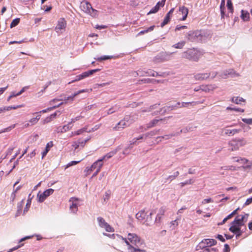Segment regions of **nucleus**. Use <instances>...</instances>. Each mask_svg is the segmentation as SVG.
Here are the masks:
<instances>
[{"label":"nucleus","instance_id":"f257e3e1","mask_svg":"<svg viewBox=\"0 0 252 252\" xmlns=\"http://www.w3.org/2000/svg\"><path fill=\"white\" fill-rule=\"evenodd\" d=\"M248 217V214L237 216L231 222V226L229 228V230L231 232H235L236 230L237 231L239 230V229H241V227L244 225Z\"/></svg>","mask_w":252,"mask_h":252},{"label":"nucleus","instance_id":"f03ea898","mask_svg":"<svg viewBox=\"0 0 252 252\" xmlns=\"http://www.w3.org/2000/svg\"><path fill=\"white\" fill-rule=\"evenodd\" d=\"M155 213L154 211L148 213L144 210H141L136 214V218L141 223L148 225L152 222V215Z\"/></svg>","mask_w":252,"mask_h":252},{"label":"nucleus","instance_id":"7ed1b4c3","mask_svg":"<svg viewBox=\"0 0 252 252\" xmlns=\"http://www.w3.org/2000/svg\"><path fill=\"white\" fill-rule=\"evenodd\" d=\"M247 144V140L244 138H235L230 140L228 143L229 149L233 152L238 151Z\"/></svg>","mask_w":252,"mask_h":252},{"label":"nucleus","instance_id":"20e7f679","mask_svg":"<svg viewBox=\"0 0 252 252\" xmlns=\"http://www.w3.org/2000/svg\"><path fill=\"white\" fill-rule=\"evenodd\" d=\"M201 55L200 52L194 48H192L189 49L183 52L182 57L190 61L197 62Z\"/></svg>","mask_w":252,"mask_h":252},{"label":"nucleus","instance_id":"39448f33","mask_svg":"<svg viewBox=\"0 0 252 252\" xmlns=\"http://www.w3.org/2000/svg\"><path fill=\"white\" fill-rule=\"evenodd\" d=\"M133 119L130 116H126L113 127L114 131H120L130 126L133 122Z\"/></svg>","mask_w":252,"mask_h":252},{"label":"nucleus","instance_id":"423d86ee","mask_svg":"<svg viewBox=\"0 0 252 252\" xmlns=\"http://www.w3.org/2000/svg\"><path fill=\"white\" fill-rule=\"evenodd\" d=\"M80 8L84 12L89 14L93 17L95 18L98 16V11L94 9L91 3L86 0H83L80 4Z\"/></svg>","mask_w":252,"mask_h":252},{"label":"nucleus","instance_id":"0eeeda50","mask_svg":"<svg viewBox=\"0 0 252 252\" xmlns=\"http://www.w3.org/2000/svg\"><path fill=\"white\" fill-rule=\"evenodd\" d=\"M204 100L201 101H192V102H177L174 106H172L171 107H167L166 108H164V111L166 110H171L174 109L175 108H182V107H187L189 106H194L197 104L203 103Z\"/></svg>","mask_w":252,"mask_h":252},{"label":"nucleus","instance_id":"6e6552de","mask_svg":"<svg viewBox=\"0 0 252 252\" xmlns=\"http://www.w3.org/2000/svg\"><path fill=\"white\" fill-rule=\"evenodd\" d=\"M54 190L52 189H49L43 192L39 191L37 195V201L38 202H43L48 196L52 194Z\"/></svg>","mask_w":252,"mask_h":252},{"label":"nucleus","instance_id":"1a4fd4ad","mask_svg":"<svg viewBox=\"0 0 252 252\" xmlns=\"http://www.w3.org/2000/svg\"><path fill=\"white\" fill-rule=\"evenodd\" d=\"M97 220L99 226L100 227L104 228L106 231L108 232H114V228L106 222L103 218L99 217L97 218Z\"/></svg>","mask_w":252,"mask_h":252},{"label":"nucleus","instance_id":"9d476101","mask_svg":"<svg viewBox=\"0 0 252 252\" xmlns=\"http://www.w3.org/2000/svg\"><path fill=\"white\" fill-rule=\"evenodd\" d=\"M202 34L200 31L190 32L188 33L187 38L189 40L193 42L202 40Z\"/></svg>","mask_w":252,"mask_h":252},{"label":"nucleus","instance_id":"9b49d317","mask_svg":"<svg viewBox=\"0 0 252 252\" xmlns=\"http://www.w3.org/2000/svg\"><path fill=\"white\" fill-rule=\"evenodd\" d=\"M69 202H70V211L73 213H76L78 211V207L79 206V199L75 197H71L70 198Z\"/></svg>","mask_w":252,"mask_h":252},{"label":"nucleus","instance_id":"f8f14e48","mask_svg":"<svg viewBox=\"0 0 252 252\" xmlns=\"http://www.w3.org/2000/svg\"><path fill=\"white\" fill-rule=\"evenodd\" d=\"M217 75L215 72H212L210 73H198L194 75V78L196 80H203L208 78L210 76L212 78H214Z\"/></svg>","mask_w":252,"mask_h":252},{"label":"nucleus","instance_id":"ddd939ff","mask_svg":"<svg viewBox=\"0 0 252 252\" xmlns=\"http://www.w3.org/2000/svg\"><path fill=\"white\" fill-rule=\"evenodd\" d=\"M231 126H227L222 129V131L224 135L228 136H232L234 135L239 133L241 131V129H230L229 127Z\"/></svg>","mask_w":252,"mask_h":252},{"label":"nucleus","instance_id":"4468645a","mask_svg":"<svg viewBox=\"0 0 252 252\" xmlns=\"http://www.w3.org/2000/svg\"><path fill=\"white\" fill-rule=\"evenodd\" d=\"M66 21L63 18L60 19L58 22L57 26L55 28V31L58 33L62 32V30H64L66 27Z\"/></svg>","mask_w":252,"mask_h":252},{"label":"nucleus","instance_id":"2eb2a0df","mask_svg":"<svg viewBox=\"0 0 252 252\" xmlns=\"http://www.w3.org/2000/svg\"><path fill=\"white\" fill-rule=\"evenodd\" d=\"M103 235L105 236H106L107 237H109L110 238H112L114 239H116L117 238L119 240L123 241L125 243L126 245H129V248L130 247V246L129 245L128 242L126 241V238H124L122 236H121L119 234H109L104 233Z\"/></svg>","mask_w":252,"mask_h":252},{"label":"nucleus","instance_id":"dca6fc26","mask_svg":"<svg viewBox=\"0 0 252 252\" xmlns=\"http://www.w3.org/2000/svg\"><path fill=\"white\" fill-rule=\"evenodd\" d=\"M174 10V8H171L170 11L167 13L166 16L165 17L163 21L161 24V27H163L166 25L170 20L171 15L172 14Z\"/></svg>","mask_w":252,"mask_h":252},{"label":"nucleus","instance_id":"f3484780","mask_svg":"<svg viewBox=\"0 0 252 252\" xmlns=\"http://www.w3.org/2000/svg\"><path fill=\"white\" fill-rule=\"evenodd\" d=\"M179 11L183 15L181 20L185 21L188 16L189 13V9L185 6H181L179 7Z\"/></svg>","mask_w":252,"mask_h":252},{"label":"nucleus","instance_id":"a211bd4d","mask_svg":"<svg viewBox=\"0 0 252 252\" xmlns=\"http://www.w3.org/2000/svg\"><path fill=\"white\" fill-rule=\"evenodd\" d=\"M168 55L166 53H161L155 58V61L156 62H161L168 60Z\"/></svg>","mask_w":252,"mask_h":252},{"label":"nucleus","instance_id":"6ab92c4d","mask_svg":"<svg viewBox=\"0 0 252 252\" xmlns=\"http://www.w3.org/2000/svg\"><path fill=\"white\" fill-rule=\"evenodd\" d=\"M138 143L139 142H138V139H137L136 138H134L132 140L130 141L128 146L124 149L123 151V154H128L129 153L128 152V149L132 148L133 145H137L138 144Z\"/></svg>","mask_w":252,"mask_h":252},{"label":"nucleus","instance_id":"aec40b11","mask_svg":"<svg viewBox=\"0 0 252 252\" xmlns=\"http://www.w3.org/2000/svg\"><path fill=\"white\" fill-rule=\"evenodd\" d=\"M166 211V208L164 207H161L159 209L158 212V214L157 215V217L156 218V221L159 222L161 220V219L164 216L165 212Z\"/></svg>","mask_w":252,"mask_h":252},{"label":"nucleus","instance_id":"412c9836","mask_svg":"<svg viewBox=\"0 0 252 252\" xmlns=\"http://www.w3.org/2000/svg\"><path fill=\"white\" fill-rule=\"evenodd\" d=\"M202 88V92H204L205 93H209L211 91H213L217 88V87L215 85H201Z\"/></svg>","mask_w":252,"mask_h":252},{"label":"nucleus","instance_id":"4be33fe9","mask_svg":"<svg viewBox=\"0 0 252 252\" xmlns=\"http://www.w3.org/2000/svg\"><path fill=\"white\" fill-rule=\"evenodd\" d=\"M204 249H217L216 248H207L204 240H202L195 247L196 251L204 250Z\"/></svg>","mask_w":252,"mask_h":252},{"label":"nucleus","instance_id":"5701e85b","mask_svg":"<svg viewBox=\"0 0 252 252\" xmlns=\"http://www.w3.org/2000/svg\"><path fill=\"white\" fill-rule=\"evenodd\" d=\"M70 124L69 123L67 125H64L63 126H59L57 128V132L59 133H64L66 131L70 130L71 129V127L69 126Z\"/></svg>","mask_w":252,"mask_h":252},{"label":"nucleus","instance_id":"b1692460","mask_svg":"<svg viewBox=\"0 0 252 252\" xmlns=\"http://www.w3.org/2000/svg\"><path fill=\"white\" fill-rule=\"evenodd\" d=\"M159 130H153L151 131L150 132L147 133L146 134H143L141 136H140L138 137H137L136 138L138 139V141L142 139L143 138H146L147 137H149V136H153L158 133Z\"/></svg>","mask_w":252,"mask_h":252},{"label":"nucleus","instance_id":"393cba45","mask_svg":"<svg viewBox=\"0 0 252 252\" xmlns=\"http://www.w3.org/2000/svg\"><path fill=\"white\" fill-rule=\"evenodd\" d=\"M99 70H100L99 69H93V70H89L88 71L84 72L81 74H80V75L82 79H83L85 78H86V77L89 76L90 75L93 74V73L98 71Z\"/></svg>","mask_w":252,"mask_h":252},{"label":"nucleus","instance_id":"a878e982","mask_svg":"<svg viewBox=\"0 0 252 252\" xmlns=\"http://www.w3.org/2000/svg\"><path fill=\"white\" fill-rule=\"evenodd\" d=\"M53 146V143L52 141H50L47 143L45 147V149L42 153V158L43 159L44 157L47 155L48 152L50 150L51 148H52Z\"/></svg>","mask_w":252,"mask_h":252},{"label":"nucleus","instance_id":"bb28decb","mask_svg":"<svg viewBox=\"0 0 252 252\" xmlns=\"http://www.w3.org/2000/svg\"><path fill=\"white\" fill-rule=\"evenodd\" d=\"M87 129L88 128L87 127H84L82 128L77 130V131H72L70 133V135L69 136V137H71L76 135H79L85 132H87Z\"/></svg>","mask_w":252,"mask_h":252},{"label":"nucleus","instance_id":"cd10ccee","mask_svg":"<svg viewBox=\"0 0 252 252\" xmlns=\"http://www.w3.org/2000/svg\"><path fill=\"white\" fill-rule=\"evenodd\" d=\"M207 248H212L211 246L216 244L217 241L213 239H203Z\"/></svg>","mask_w":252,"mask_h":252},{"label":"nucleus","instance_id":"c85d7f7f","mask_svg":"<svg viewBox=\"0 0 252 252\" xmlns=\"http://www.w3.org/2000/svg\"><path fill=\"white\" fill-rule=\"evenodd\" d=\"M63 102H60V103H59L58 104H57V105H54L53 106H52V107H49L46 109H44V110H42L39 112H36L35 113V114H40L41 113H46L48 111H50L57 107H60V106H61L62 105H63Z\"/></svg>","mask_w":252,"mask_h":252},{"label":"nucleus","instance_id":"c756f323","mask_svg":"<svg viewBox=\"0 0 252 252\" xmlns=\"http://www.w3.org/2000/svg\"><path fill=\"white\" fill-rule=\"evenodd\" d=\"M75 97V96H74V94H73L69 96L64 97V98L63 99V100L61 101V102H63V104H67L68 103H71L73 101Z\"/></svg>","mask_w":252,"mask_h":252},{"label":"nucleus","instance_id":"7c9ffc66","mask_svg":"<svg viewBox=\"0 0 252 252\" xmlns=\"http://www.w3.org/2000/svg\"><path fill=\"white\" fill-rule=\"evenodd\" d=\"M102 159L100 158L95 161L92 165V168H94V169H97L98 167L100 166V170L103 166Z\"/></svg>","mask_w":252,"mask_h":252},{"label":"nucleus","instance_id":"2f4dec72","mask_svg":"<svg viewBox=\"0 0 252 252\" xmlns=\"http://www.w3.org/2000/svg\"><path fill=\"white\" fill-rule=\"evenodd\" d=\"M163 119H154L147 124V127L151 128L157 126L159 122L163 121Z\"/></svg>","mask_w":252,"mask_h":252},{"label":"nucleus","instance_id":"473e14b6","mask_svg":"<svg viewBox=\"0 0 252 252\" xmlns=\"http://www.w3.org/2000/svg\"><path fill=\"white\" fill-rule=\"evenodd\" d=\"M241 18L244 21H248L250 18L249 13L247 11L242 10Z\"/></svg>","mask_w":252,"mask_h":252},{"label":"nucleus","instance_id":"72a5a7b5","mask_svg":"<svg viewBox=\"0 0 252 252\" xmlns=\"http://www.w3.org/2000/svg\"><path fill=\"white\" fill-rule=\"evenodd\" d=\"M231 101L232 102L237 104H240L242 102H245V100L243 98L239 96L233 97L232 98Z\"/></svg>","mask_w":252,"mask_h":252},{"label":"nucleus","instance_id":"f704fd0d","mask_svg":"<svg viewBox=\"0 0 252 252\" xmlns=\"http://www.w3.org/2000/svg\"><path fill=\"white\" fill-rule=\"evenodd\" d=\"M116 152L117 151H111L108 153H107L106 155L104 156L101 158H100L101 159H102V161L103 160H107L110 158H111V157H112L113 156H114L116 154Z\"/></svg>","mask_w":252,"mask_h":252},{"label":"nucleus","instance_id":"c9c22d12","mask_svg":"<svg viewBox=\"0 0 252 252\" xmlns=\"http://www.w3.org/2000/svg\"><path fill=\"white\" fill-rule=\"evenodd\" d=\"M224 9H225V0H221L220 5V13H221V18H224V16H225Z\"/></svg>","mask_w":252,"mask_h":252},{"label":"nucleus","instance_id":"e433bc0d","mask_svg":"<svg viewBox=\"0 0 252 252\" xmlns=\"http://www.w3.org/2000/svg\"><path fill=\"white\" fill-rule=\"evenodd\" d=\"M16 124H13L9 126L6 127L5 128L2 129L0 130V134L2 133L8 132H10L12 129L14 128L16 126Z\"/></svg>","mask_w":252,"mask_h":252},{"label":"nucleus","instance_id":"4c0bfd02","mask_svg":"<svg viewBox=\"0 0 252 252\" xmlns=\"http://www.w3.org/2000/svg\"><path fill=\"white\" fill-rule=\"evenodd\" d=\"M117 57L116 56H103L97 58H94L95 60L98 61H101L103 60H106L111 59H115Z\"/></svg>","mask_w":252,"mask_h":252},{"label":"nucleus","instance_id":"58836bf2","mask_svg":"<svg viewBox=\"0 0 252 252\" xmlns=\"http://www.w3.org/2000/svg\"><path fill=\"white\" fill-rule=\"evenodd\" d=\"M237 158V162L242 164H245L248 162V160L245 158H242L241 157H233L231 158V159H235Z\"/></svg>","mask_w":252,"mask_h":252},{"label":"nucleus","instance_id":"ea45409f","mask_svg":"<svg viewBox=\"0 0 252 252\" xmlns=\"http://www.w3.org/2000/svg\"><path fill=\"white\" fill-rule=\"evenodd\" d=\"M40 119V115H38L36 117L32 118L29 120V123L31 124V125H34L37 124Z\"/></svg>","mask_w":252,"mask_h":252},{"label":"nucleus","instance_id":"a19ab883","mask_svg":"<svg viewBox=\"0 0 252 252\" xmlns=\"http://www.w3.org/2000/svg\"><path fill=\"white\" fill-rule=\"evenodd\" d=\"M185 42L184 41L179 42L176 44H175L172 46L173 47L176 49H182L184 46Z\"/></svg>","mask_w":252,"mask_h":252},{"label":"nucleus","instance_id":"79ce46f5","mask_svg":"<svg viewBox=\"0 0 252 252\" xmlns=\"http://www.w3.org/2000/svg\"><path fill=\"white\" fill-rule=\"evenodd\" d=\"M155 27V26H152L145 30L140 31L138 34L141 35L145 33H147L149 32H151L154 29Z\"/></svg>","mask_w":252,"mask_h":252},{"label":"nucleus","instance_id":"37998d69","mask_svg":"<svg viewBox=\"0 0 252 252\" xmlns=\"http://www.w3.org/2000/svg\"><path fill=\"white\" fill-rule=\"evenodd\" d=\"M194 181L193 179H189L188 180L184 182H182L180 183L181 186L182 187H184L186 185H191L194 183Z\"/></svg>","mask_w":252,"mask_h":252},{"label":"nucleus","instance_id":"c03bdc74","mask_svg":"<svg viewBox=\"0 0 252 252\" xmlns=\"http://www.w3.org/2000/svg\"><path fill=\"white\" fill-rule=\"evenodd\" d=\"M94 170V168H92V165L90 167H87L84 170L85 176H87L90 175Z\"/></svg>","mask_w":252,"mask_h":252},{"label":"nucleus","instance_id":"a18cd8bd","mask_svg":"<svg viewBox=\"0 0 252 252\" xmlns=\"http://www.w3.org/2000/svg\"><path fill=\"white\" fill-rule=\"evenodd\" d=\"M158 73L151 69H148L146 72V76H157Z\"/></svg>","mask_w":252,"mask_h":252},{"label":"nucleus","instance_id":"49530a36","mask_svg":"<svg viewBox=\"0 0 252 252\" xmlns=\"http://www.w3.org/2000/svg\"><path fill=\"white\" fill-rule=\"evenodd\" d=\"M227 7L228 10L230 11V12H231L232 13L233 12V8L232 3L231 0H227Z\"/></svg>","mask_w":252,"mask_h":252},{"label":"nucleus","instance_id":"de8ad7c7","mask_svg":"<svg viewBox=\"0 0 252 252\" xmlns=\"http://www.w3.org/2000/svg\"><path fill=\"white\" fill-rule=\"evenodd\" d=\"M20 22V18H16L15 19H14L11 24H10V28H13L15 26H16Z\"/></svg>","mask_w":252,"mask_h":252},{"label":"nucleus","instance_id":"09e8293b","mask_svg":"<svg viewBox=\"0 0 252 252\" xmlns=\"http://www.w3.org/2000/svg\"><path fill=\"white\" fill-rule=\"evenodd\" d=\"M90 139V137L86 139V140H82L81 139H79L78 140V142L79 143V145H80V147H81V148H83L86 143Z\"/></svg>","mask_w":252,"mask_h":252},{"label":"nucleus","instance_id":"8fccbe9b","mask_svg":"<svg viewBox=\"0 0 252 252\" xmlns=\"http://www.w3.org/2000/svg\"><path fill=\"white\" fill-rule=\"evenodd\" d=\"M63 100V98H54L49 102V105L52 106L56 105L55 104L58 101H61Z\"/></svg>","mask_w":252,"mask_h":252},{"label":"nucleus","instance_id":"3c124183","mask_svg":"<svg viewBox=\"0 0 252 252\" xmlns=\"http://www.w3.org/2000/svg\"><path fill=\"white\" fill-rule=\"evenodd\" d=\"M31 199L29 198L28 200H27V202L26 203V207L25 208H24V213H25L26 212H28V211L29 210V209L31 206Z\"/></svg>","mask_w":252,"mask_h":252},{"label":"nucleus","instance_id":"603ef678","mask_svg":"<svg viewBox=\"0 0 252 252\" xmlns=\"http://www.w3.org/2000/svg\"><path fill=\"white\" fill-rule=\"evenodd\" d=\"M226 110H231V111H237V112H244V109H243L238 108H232L231 107H227L226 108Z\"/></svg>","mask_w":252,"mask_h":252},{"label":"nucleus","instance_id":"864d4df0","mask_svg":"<svg viewBox=\"0 0 252 252\" xmlns=\"http://www.w3.org/2000/svg\"><path fill=\"white\" fill-rule=\"evenodd\" d=\"M146 71L143 70V69H139L135 73L137 75H139L140 76H146Z\"/></svg>","mask_w":252,"mask_h":252},{"label":"nucleus","instance_id":"5fc2aeb1","mask_svg":"<svg viewBox=\"0 0 252 252\" xmlns=\"http://www.w3.org/2000/svg\"><path fill=\"white\" fill-rule=\"evenodd\" d=\"M159 9L158 7V6H155L153 7L151 10L148 13V15L157 13Z\"/></svg>","mask_w":252,"mask_h":252},{"label":"nucleus","instance_id":"6e6d98bb","mask_svg":"<svg viewBox=\"0 0 252 252\" xmlns=\"http://www.w3.org/2000/svg\"><path fill=\"white\" fill-rule=\"evenodd\" d=\"M80 161H80H71L69 162V163H68L66 165L65 169H66L70 166L76 165L77 163H78Z\"/></svg>","mask_w":252,"mask_h":252},{"label":"nucleus","instance_id":"4d7b16f0","mask_svg":"<svg viewBox=\"0 0 252 252\" xmlns=\"http://www.w3.org/2000/svg\"><path fill=\"white\" fill-rule=\"evenodd\" d=\"M233 216L232 215V214L231 213L230 214H229V215H228L226 218H225L220 223H219V225H222L223 224L228 220L231 219Z\"/></svg>","mask_w":252,"mask_h":252},{"label":"nucleus","instance_id":"13d9d810","mask_svg":"<svg viewBox=\"0 0 252 252\" xmlns=\"http://www.w3.org/2000/svg\"><path fill=\"white\" fill-rule=\"evenodd\" d=\"M172 136V135H171V134L165 135L162 136H158V137H157V139H163V140L164 139L167 140V139H170Z\"/></svg>","mask_w":252,"mask_h":252},{"label":"nucleus","instance_id":"bf43d9fd","mask_svg":"<svg viewBox=\"0 0 252 252\" xmlns=\"http://www.w3.org/2000/svg\"><path fill=\"white\" fill-rule=\"evenodd\" d=\"M118 108L116 106L112 107L111 108L109 109L108 110L107 114H111L113 113L114 112L118 111Z\"/></svg>","mask_w":252,"mask_h":252},{"label":"nucleus","instance_id":"052dcab7","mask_svg":"<svg viewBox=\"0 0 252 252\" xmlns=\"http://www.w3.org/2000/svg\"><path fill=\"white\" fill-rule=\"evenodd\" d=\"M83 117L80 115V116H77L75 118H72L71 120V121L69 123L70 124L71 123H75L76 121H79L80 120V119H81L82 118H83Z\"/></svg>","mask_w":252,"mask_h":252},{"label":"nucleus","instance_id":"680f3d73","mask_svg":"<svg viewBox=\"0 0 252 252\" xmlns=\"http://www.w3.org/2000/svg\"><path fill=\"white\" fill-rule=\"evenodd\" d=\"M242 121L248 124V125H252V118H249V119H246V118H243L242 119Z\"/></svg>","mask_w":252,"mask_h":252},{"label":"nucleus","instance_id":"e2e57ef3","mask_svg":"<svg viewBox=\"0 0 252 252\" xmlns=\"http://www.w3.org/2000/svg\"><path fill=\"white\" fill-rule=\"evenodd\" d=\"M89 90L88 89H83V90H79L75 93H74V96H77V95L81 94V93H85V92H89Z\"/></svg>","mask_w":252,"mask_h":252},{"label":"nucleus","instance_id":"0e129e2a","mask_svg":"<svg viewBox=\"0 0 252 252\" xmlns=\"http://www.w3.org/2000/svg\"><path fill=\"white\" fill-rule=\"evenodd\" d=\"M213 202V200L211 198H208L203 199L201 202V204H205L209 203L210 202Z\"/></svg>","mask_w":252,"mask_h":252},{"label":"nucleus","instance_id":"69168bd1","mask_svg":"<svg viewBox=\"0 0 252 252\" xmlns=\"http://www.w3.org/2000/svg\"><path fill=\"white\" fill-rule=\"evenodd\" d=\"M100 127V125H96L94 127H93L91 129H90L89 130H87V132H91L97 130L98 129H99Z\"/></svg>","mask_w":252,"mask_h":252},{"label":"nucleus","instance_id":"338daca9","mask_svg":"<svg viewBox=\"0 0 252 252\" xmlns=\"http://www.w3.org/2000/svg\"><path fill=\"white\" fill-rule=\"evenodd\" d=\"M178 220V219H177L173 221H172L170 222L171 227L173 226V228H174L175 227H177L178 225V222L177 221Z\"/></svg>","mask_w":252,"mask_h":252},{"label":"nucleus","instance_id":"774afa93","mask_svg":"<svg viewBox=\"0 0 252 252\" xmlns=\"http://www.w3.org/2000/svg\"><path fill=\"white\" fill-rule=\"evenodd\" d=\"M199 252H218V250L217 249H204Z\"/></svg>","mask_w":252,"mask_h":252}]
</instances>
